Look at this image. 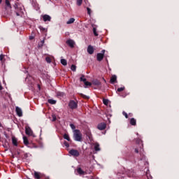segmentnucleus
<instances>
[{"mask_svg":"<svg viewBox=\"0 0 179 179\" xmlns=\"http://www.w3.org/2000/svg\"><path fill=\"white\" fill-rule=\"evenodd\" d=\"M73 138L76 142H82L83 141V135L82 132L79 129H76L73 131Z\"/></svg>","mask_w":179,"mask_h":179,"instance_id":"nucleus-1","label":"nucleus"},{"mask_svg":"<svg viewBox=\"0 0 179 179\" xmlns=\"http://www.w3.org/2000/svg\"><path fill=\"white\" fill-rule=\"evenodd\" d=\"M69 107L71 110H76L78 108V102L71 100L69 103Z\"/></svg>","mask_w":179,"mask_h":179,"instance_id":"nucleus-2","label":"nucleus"},{"mask_svg":"<svg viewBox=\"0 0 179 179\" xmlns=\"http://www.w3.org/2000/svg\"><path fill=\"white\" fill-rule=\"evenodd\" d=\"M25 134L29 136H34V134H33V130H31V128L29 126L25 127Z\"/></svg>","mask_w":179,"mask_h":179,"instance_id":"nucleus-3","label":"nucleus"},{"mask_svg":"<svg viewBox=\"0 0 179 179\" xmlns=\"http://www.w3.org/2000/svg\"><path fill=\"white\" fill-rule=\"evenodd\" d=\"M104 52H106V50H103L101 51V53H97L96 59L99 62H101V61H103V59L104 58Z\"/></svg>","mask_w":179,"mask_h":179,"instance_id":"nucleus-4","label":"nucleus"},{"mask_svg":"<svg viewBox=\"0 0 179 179\" xmlns=\"http://www.w3.org/2000/svg\"><path fill=\"white\" fill-rule=\"evenodd\" d=\"M135 153H139L141 156V160H142V159H143V157H145V155H143V148H141V147H139V148H135L134 150Z\"/></svg>","mask_w":179,"mask_h":179,"instance_id":"nucleus-5","label":"nucleus"},{"mask_svg":"<svg viewBox=\"0 0 179 179\" xmlns=\"http://www.w3.org/2000/svg\"><path fill=\"white\" fill-rule=\"evenodd\" d=\"M69 153H70L71 156H73L74 157H79V155H80L78 150L74 149L71 150Z\"/></svg>","mask_w":179,"mask_h":179,"instance_id":"nucleus-6","label":"nucleus"},{"mask_svg":"<svg viewBox=\"0 0 179 179\" xmlns=\"http://www.w3.org/2000/svg\"><path fill=\"white\" fill-rule=\"evenodd\" d=\"M107 128V124L104 122H101L97 125V129H99V131H104Z\"/></svg>","mask_w":179,"mask_h":179,"instance_id":"nucleus-7","label":"nucleus"},{"mask_svg":"<svg viewBox=\"0 0 179 179\" xmlns=\"http://www.w3.org/2000/svg\"><path fill=\"white\" fill-rule=\"evenodd\" d=\"M15 111L18 117H23V111H22V108H19V106H16Z\"/></svg>","mask_w":179,"mask_h":179,"instance_id":"nucleus-8","label":"nucleus"},{"mask_svg":"<svg viewBox=\"0 0 179 179\" xmlns=\"http://www.w3.org/2000/svg\"><path fill=\"white\" fill-rule=\"evenodd\" d=\"M87 51L88 54L92 55L94 52V48H93V46H92V45H90L87 47Z\"/></svg>","mask_w":179,"mask_h":179,"instance_id":"nucleus-9","label":"nucleus"},{"mask_svg":"<svg viewBox=\"0 0 179 179\" xmlns=\"http://www.w3.org/2000/svg\"><path fill=\"white\" fill-rule=\"evenodd\" d=\"M66 44H68V45H69V47H71V48H73V47H75V42L72 39L67 40Z\"/></svg>","mask_w":179,"mask_h":179,"instance_id":"nucleus-10","label":"nucleus"},{"mask_svg":"<svg viewBox=\"0 0 179 179\" xmlns=\"http://www.w3.org/2000/svg\"><path fill=\"white\" fill-rule=\"evenodd\" d=\"M43 21L45 22H51V16L45 14L44 15H43Z\"/></svg>","mask_w":179,"mask_h":179,"instance_id":"nucleus-11","label":"nucleus"},{"mask_svg":"<svg viewBox=\"0 0 179 179\" xmlns=\"http://www.w3.org/2000/svg\"><path fill=\"white\" fill-rule=\"evenodd\" d=\"M136 143H137V145H138L140 149H142L143 148V143L142 142V140H141V138H137Z\"/></svg>","mask_w":179,"mask_h":179,"instance_id":"nucleus-12","label":"nucleus"},{"mask_svg":"<svg viewBox=\"0 0 179 179\" xmlns=\"http://www.w3.org/2000/svg\"><path fill=\"white\" fill-rule=\"evenodd\" d=\"M6 3V8L5 9H12V5L10 4V1L9 0H6L5 1Z\"/></svg>","mask_w":179,"mask_h":179,"instance_id":"nucleus-13","label":"nucleus"},{"mask_svg":"<svg viewBox=\"0 0 179 179\" xmlns=\"http://www.w3.org/2000/svg\"><path fill=\"white\" fill-rule=\"evenodd\" d=\"M13 7L15 8V10H19L20 12H22V10H23L22 7H19V3L17 2L15 3Z\"/></svg>","mask_w":179,"mask_h":179,"instance_id":"nucleus-14","label":"nucleus"},{"mask_svg":"<svg viewBox=\"0 0 179 179\" xmlns=\"http://www.w3.org/2000/svg\"><path fill=\"white\" fill-rule=\"evenodd\" d=\"M56 94H57V97H58V99H61L62 97H65V96H66L64 92H57Z\"/></svg>","mask_w":179,"mask_h":179,"instance_id":"nucleus-15","label":"nucleus"},{"mask_svg":"<svg viewBox=\"0 0 179 179\" xmlns=\"http://www.w3.org/2000/svg\"><path fill=\"white\" fill-rule=\"evenodd\" d=\"M77 173L80 176H85V174H86V172L85 171L82 170V168H78L77 169Z\"/></svg>","mask_w":179,"mask_h":179,"instance_id":"nucleus-16","label":"nucleus"},{"mask_svg":"<svg viewBox=\"0 0 179 179\" xmlns=\"http://www.w3.org/2000/svg\"><path fill=\"white\" fill-rule=\"evenodd\" d=\"M110 82L112 85H114V83L117 82V76H113L110 78Z\"/></svg>","mask_w":179,"mask_h":179,"instance_id":"nucleus-17","label":"nucleus"},{"mask_svg":"<svg viewBox=\"0 0 179 179\" xmlns=\"http://www.w3.org/2000/svg\"><path fill=\"white\" fill-rule=\"evenodd\" d=\"M34 177L35 179H41V173L37 171H35L34 173Z\"/></svg>","mask_w":179,"mask_h":179,"instance_id":"nucleus-18","label":"nucleus"},{"mask_svg":"<svg viewBox=\"0 0 179 179\" xmlns=\"http://www.w3.org/2000/svg\"><path fill=\"white\" fill-rule=\"evenodd\" d=\"M92 84H94L95 86H100L101 85V82L100 80L96 79L92 80Z\"/></svg>","mask_w":179,"mask_h":179,"instance_id":"nucleus-19","label":"nucleus"},{"mask_svg":"<svg viewBox=\"0 0 179 179\" xmlns=\"http://www.w3.org/2000/svg\"><path fill=\"white\" fill-rule=\"evenodd\" d=\"M12 143L14 146H17V138H16V137H12Z\"/></svg>","mask_w":179,"mask_h":179,"instance_id":"nucleus-20","label":"nucleus"},{"mask_svg":"<svg viewBox=\"0 0 179 179\" xmlns=\"http://www.w3.org/2000/svg\"><path fill=\"white\" fill-rule=\"evenodd\" d=\"M130 124L131 125H133V127H135V125H136V120H135V118H131L130 119Z\"/></svg>","mask_w":179,"mask_h":179,"instance_id":"nucleus-21","label":"nucleus"},{"mask_svg":"<svg viewBox=\"0 0 179 179\" xmlns=\"http://www.w3.org/2000/svg\"><path fill=\"white\" fill-rule=\"evenodd\" d=\"M63 137H64V139H66V141H68V142H71V138H69V134H64Z\"/></svg>","mask_w":179,"mask_h":179,"instance_id":"nucleus-22","label":"nucleus"},{"mask_svg":"<svg viewBox=\"0 0 179 179\" xmlns=\"http://www.w3.org/2000/svg\"><path fill=\"white\" fill-rule=\"evenodd\" d=\"M23 141H24V144L26 146H28V145H29V139H27V137L24 136V137H23Z\"/></svg>","mask_w":179,"mask_h":179,"instance_id":"nucleus-23","label":"nucleus"},{"mask_svg":"<svg viewBox=\"0 0 179 179\" xmlns=\"http://www.w3.org/2000/svg\"><path fill=\"white\" fill-rule=\"evenodd\" d=\"M61 64L64 65V66H66V65H68V62H66V59H61Z\"/></svg>","mask_w":179,"mask_h":179,"instance_id":"nucleus-24","label":"nucleus"},{"mask_svg":"<svg viewBox=\"0 0 179 179\" xmlns=\"http://www.w3.org/2000/svg\"><path fill=\"white\" fill-rule=\"evenodd\" d=\"M75 22V18H70L67 22V24H72V23Z\"/></svg>","mask_w":179,"mask_h":179,"instance_id":"nucleus-25","label":"nucleus"},{"mask_svg":"<svg viewBox=\"0 0 179 179\" xmlns=\"http://www.w3.org/2000/svg\"><path fill=\"white\" fill-rule=\"evenodd\" d=\"M94 150L96 152H99V150H100V145L99 143H96L95 144Z\"/></svg>","mask_w":179,"mask_h":179,"instance_id":"nucleus-26","label":"nucleus"},{"mask_svg":"<svg viewBox=\"0 0 179 179\" xmlns=\"http://www.w3.org/2000/svg\"><path fill=\"white\" fill-rule=\"evenodd\" d=\"M80 96L81 97H83V99H85L86 100H89V99H90V97H89L88 96L85 95V94H80Z\"/></svg>","mask_w":179,"mask_h":179,"instance_id":"nucleus-27","label":"nucleus"},{"mask_svg":"<svg viewBox=\"0 0 179 179\" xmlns=\"http://www.w3.org/2000/svg\"><path fill=\"white\" fill-rule=\"evenodd\" d=\"M48 103H50V104H56L57 101H55L54 99H48Z\"/></svg>","mask_w":179,"mask_h":179,"instance_id":"nucleus-28","label":"nucleus"},{"mask_svg":"<svg viewBox=\"0 0 179 179\" xmlns=\"http://www.w3.org/2000/svg\"><path fill=\"white\" fill-rule=\"evenodd\" d=\"M80 82H84V83L86 81V78H85V75H82L81 77L80 78Z\"/></svg>","mask_w":179,"mask_h":179,"instance_id":"nucleus-29","label":"nucleus"},{"mask_svg":"<svg viewBox=\"0 0 179 179\" xmlns=\"http://www.w3.org/2000/svg\"><path fill=\"white\" fill-rule=\"evenodd\" d=\"M39 29H40L41 31H43V33L47 32V29L43 27L42 26H40Z\"/></svg>","mask_w":179,"mask_h":179,"instance_id":"nucleus-30","label":"nucleus"},{"mask_svg":"<svg viewBox=\"0 0 179 179\" xmlns=\"http://www.w3.org/2000/svg\"><path fill=\"white\" fill-rule=\"evenodd\" d=\"M93 33L96 37L99 36V34L97 33V29L95 27L93 28Z\"/></svg>","mask_w":179,"mask_h":179,"instance_id":"nucleus-31","label":"nucleus"},{"mask_svg":"<svg viewBox=\"0 0 179 179\" xmlns=\"http://www.w3.org/2000/svg\"><path fill=\"white\" fill-rule=\"evenodd\" d=\"M71 71H73V72H76V66L74 64H72L71 66Z\"/></svg>","mask_w":179,"mask_h":179,"instance_id":"nucleus-32","label":"nucleus"},{"mask_svg":"<svg viewBox=\"0 0 179 179\" xmlns=\"http://www.w3.org/2000/svg\"><path fill=\"white\" fill-rule=\"evenodd\" d=\"M124 90H125V87H122L117 88V92H124Z\"/></svg>","mask_w":179,"mask_h":179,"instance_id":"nucleus-33","label":"nucleus"},{"mask_svg":"<svg viewBox=\"0 0 179 179\" xmlns=\"http://www.w3.org/2000/svg\"><path fill=\"white\" fill-rule=\"evenodd\" d=\"M83 2V0H77V5H78V6H81Z\"/></svg>","mask_w":179,"mask_h":179,"instance_id":"nucleus-34","label":"nucleus"},{"mask_svg":"<svg viewBox=\"0 0 179 179\" xmlns=\"http://www.w3.org/2000/svg\"><path fill=\"white\" fill-rule=\"evenodd\" d=\"M103 103L105 106H108V99H103Z\"/></svg>","mask_w":179,"mask_h":179,"instance_id":"nucleus-35","label":"nucleus"},{"mask_svg":"<svg viewBox=\"0 0 179 179\" xmlns=\"http://www.w3.org/2000/svg\"><path fill=\"white\" fill-rule=\"evenodd\" d=\"M45 61H46V62H48V64H51V58L50 57H47L46 58H45Z\"/></svg>","mask_w":179,"mask_h":179,"instance_id":"nucleus-36","label":"nucleus"},{"mask_svg":"<svg viewBox=\"0 0 179 179\" xmlns=\"http://www.w3.org/2000/svg\"><path fill=\"white\" fill-rule=\"evenodd\" d=\"M70 127L73 131H75L76 129V127L73 124H70Z\"/></svg>","mask_w":179,"mask_h":179,"instance_id":"nucleus-37","label":"nucleus"},{"mask_svg":"<svg viewBox=\"0 0 179 179\" xmlns=\"http://www.w3.org/2000/svg\"><path fill=\"white\" fill-rule=\"evenodd\" d=\"M84 84H85V86H92V83L88 82V81H85L84 83Z\"/></svg>","mask_w":179,"mask_h":179,"instance_id":"nucleus-38","label":"nucleus"},{"mask_svg":"<svg viewBox=\"0 0 179 179\" xmlns=\"http://www.w3.org/2000/svg\"><path fill=\"white\" fill-rule=\"evenodd\" d=\"M87 13L90 15H92V9H90V8L87 7Z\"/></svg>","mask_w":179,"mask_h":179,"instance_id":"nucleus-39","label":"nucleus"},{"mask_svg":"<svg viewBox=\"0 0 179 179\" xmlns=\"http://www.w3.org/2000/svg\"><path fill=\"white\" fill-rule=\"evenodd\" d=\"M3 58H5V55H0V61H3Z\"/></svg>","mask_w":179,"mask_h":179,"instance_id":"nucleus-40","label":"nucleus"},{"mask_svg":"<svg viewBox=\"0 0 179 179\" xmlns=\"http://www.w3.org/2000/svg\"><path fill=\"white\" fill-rule=\"evenodd\" d=\"M64 145L66 146V148H69V143L66 141H64Z\"/></svg>","mask_w":179,"mask_h":179,"instance_id":"nucleus-41","label":"nucleus"},{"mask_svg":"<svg viewBox=\"0 0 179 179\" xmlns=\"http://www.w3.org/2000/svg\"><path fill=\"white\" fill-rule=\"evenodd\" d=\"M19 12H20V10H15V13L17 16H20V13H19Z\"/></svg>","mask_w":179,"mask_h":179,"instance_id":"nucleus-42","label":"nucleus"},{"mask_svg":"<svg viewBox=\"0 0 179 179\" xmlns=\"http://www.w3.org/2000/svg\"><path fill=\"white\" fill-rule=\"evenodd\" d=\"M122 114L124 115L125 118H128V114L126 112H123Z\"/></svg>","mask_w":179,"mask_h":179,"instance_id":"nucleus-43","label":"nucleus"},{"mask_svg":"<svg viewBox=\"0 0 179 179\" xmlns=\"http://www.w3.org/2000/svg\"><path fill=\"white\" fill-rule=\"evenodd\" d=\"M41 47H43V45L44 44V40L41 41Z\"/></svg>","mask_w":179,"mask_h":179,"instance_id":"nucleus-44","label":"nucleus"},{"mask_svg":"<svg viewBox=\"0 0 179 179\" xmlns=\"http://www.w3.org/2000/svg\"><path fill=\"white\" fill-rule=\"evenodd\" d=\"M29 40H33V36H29Z\"/></svg>","mask_w":179,"mask_h":179,"instance_id":"nucleus-45","label":"nucleus"},{"mask_svg":"<svg viewBox=\"0 0 179 179\" xmlns=\"http://www.w3.org/2000/svg\"><path fill=\"white\" fill-rule=\"evenodd\" d=\"M0 90H2V85H0Z\"/></svg>","mask_w":179,"mask_h":179,"instance_id":"nucleus-46","label":"nucleus"},{"mask_svg":"<svg viewBox=\"0 0 179 179\" xmlns=\"http://www.w3.org/2000/svg\"><path fill=\"white\" fill-rule=\"evenodd\" d=\"M55 120H57L56 117H53V121H55Z\"/></svg>","mask_w":179,"mask_h":179,"instance_id":"nucleus-47","label":"nucleus"},{"mask_svg":"<svg viewBox=\"0 0 179 179\" xmlns=\"http://www.w3.org/2000/svg\"><path fill=\"white\" fill-rule=\"evenodd\" d=\"M0 127H2V124L1 123H0Z\"/></svg>","mask_w":179,"mask_h":179,"instance_id":"nucleus-48","label":"nucleus"},{"mask_svg":"<svg viewBox=\"0 0 179 179\" xmlns=\"http://www.w3.org/2000/svg\"><path fill=\"white\" fill-rule=\"evenodd\" d=\"M0 3H2V0H0Z\"/></svg>","mask_w":179,"mask_h":179,"instance_id":"nucleus-49","label":"nucleus"},{"mask_svg":"<svg viewBox=\"0 0 179 179\" xmlns=\"http://www.w3.org/2000/svg\"><path fill=\"white\" fill-rule=\"evenodd\" d=\"M103 81H105V82H106V80H105V78H103Z\"/></svg>","mask_w":179,"mask_h":179,"instance_id":"nucleus-50","label":"nucleus"},{"mask_svg":"<svg viewBox=\"0 0 179 179\" xmlns=\"http://www.w3.org/2000/svg\"><path fill=\"white\" fill-rule=\"evenodd\" d=\"M103 81H105V82H106V80H105V78H103Z\"/></svg>","mask_w":179,"mask_h":179,"instance_id":"nucleus-51","label":"nucleus"},{"mask_svg":"<svg viewBox=\"0 0 179 179\" xmlns=\"http://www.w3.org/2000/svg\"><path fill=\"white\" fill-rule=\"evenodd\" d=\"M0 139H1V136H0Z\"/></svg>","mask_w":179,"mask_h":179,"instance_id":"nucleus-52","label":"nucleus"}]
</instances>
